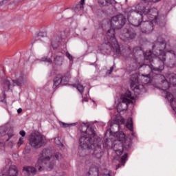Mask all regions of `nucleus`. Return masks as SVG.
Returning <instances> with one entry per match:
<instances>
[{
  "mask_svg": "<svg viewBox=\"0 0 176 176\" xmlns=\"http://www.w3.org/2000/svg\"><path fill=\"white\" fill-rule=\"evenodd\" d=\"M152 47L153 51L147 50L144 52L141 47H135L133 53L129 55L133 63L132 71L140 69L142 67H144L145 71H148V74L140 76L137 73L131 76L130 86L135 96L146 93L145 85H155L154 72H163L164 65L168 68H174L176 66L175 47H171L170 44L166 43L163 36H159Z\"/></svg>",
  "mask_w": 176,
  "mask_h": 176,
  "instance_id": "f257e3e1",
  "label": "nucleus"
},
{
  "mask_svg": "<svg viewBox=\"0 0 176 176\" xmlns=\"http://www.w3.org/2000/svg\"><path fill=\"white\" fill-rule=\"evenodd\" d=\"M128 21L133 27H141L142 34H151L153 31V26L164 25L166 16L159 15L157 8H149L144 2L129 7L126 9Z\"/></svg>",
  "mask_w": 176,
  "mask_h": 176,
  "instance_id": "f03ea898",
  "label": "nucleus"
},
{
  "mask_svg": "<svg viewBox=\"0 0 176 176\" xmlns=\"http://www.w3.org/2000/svg\"><path fill=\"white\" fill-rule=\"evenodd\" d=\"M59 124L64 129L78 124L79 130L81 131V137L79 139V152L82 153V152H87L91 149L95 159L100 160L102 157L104 152L101 149V138L97 136L94 129L90 127L89 122L67 124L60 121Z\"/></svg>",
  "mask_w": 176,
  "mask_h": 176,
  "instance_id": "7ed1b4c3",
  "label": "nucleus"
},
{
  "mask_svg": "<svg viewBox=\"0 0 176 176\" xmlns=\"http://www.w3.org/2000/svg\"><path fill=\"white\" fill-rule=\"evenodd\" d=\"M102 28L109 27L107 32L106 37H104V43L98 47V52L102 54H114V56H120V47L115 38V30H120L124 24H126V17L123 14H120L111 17V20L104 19Z\"/></svg>",
  "mask_w": 176,
  "mask_h": 176,
  "instance_id": "20e7f679",
  "label": "nucleus"
},
{
  "mask_svg": "<svg viewBox=\"0 0 176 176\" xmlns=\"http://www.w3.org/2000/svg\"><path fill=\"white\" fill-rule=\"evenodd\" d=\"M50 157L56 159V160H61L64 158V155L61 153H55L54 155H52V150L49 148H44L41 153L39 155V158L37 163L34 166H26L23 167V171H25L28 176H34L36 174V168L38 171H42L43 167H47L48 170H53L54 168V162H50Z\"/></svg>",
  "mask_w": 176,
  "mask_h": 176,
  "instance_id": "39448f33",
  "label": "nucleus"
},
{
  "mask_svg": "<svg viewBox=\"0 0 176 176\" xmlns=\"http://www.w3.org/2000/svg\"><path fill=\"white\" fill-rule=\"evenodd\" d=\"M155 76L160 78L159 89L162 91V94L165 96V98L168 101L176 115V88H174L173 91V87H171V85L176 86V75L174 74H168L167 78L162 74H156ZM167 79L169 80V82Z\"/></svg>",
  "mask_w": 176,
  "mask_h": 176,
  "instance_id": "423d86ee",
  "label": "nucleus"
},
{
  "mask_svg": "<svg viewBox=\"0 0 176 176\" xmlns=\"http://www.w3.org/2000/svg\"><path fill=\"white\" fill-rule=\"evenodd\" d=\"M113 137L116 138L113 143L109 139H106L103 143V148L106 149L111 148L116 152L117 156H120L123 153L124 149L129 151L131 148V141L126 139V135L122 131L114 133Z\"/></svg>",
  "mask_w": 176,
  "mask_h": 176,
  "instance_id": "0eeeda50",
  "label": "nucleus"
},
{
  "mask_svg": "<svg viewBox=\"0 0 176 176\" xmlns=\"http://www.w3.org/2000/svg\"><path fill=\"white\" fill-rule=\"evenodd\" d=\"M28 80L27 74L24 72H19L15 74V80L11 79L10 77H8L3 81V86L4 90H11L14 87V85L16 86H23Z\"/></svg>",
  "mask_w": 176,
  "mask_h": 176,
  "instance_id": "6e6552de",
  "label": "nucleus"
},
{
  "mask_svg": "<svg viewBox=\"0 0 176 176\" xmlns=\"http://www.w3.org/2000/svg\"><path fill=\"white\" fill-rule=\"evenodd\" d=\"M122 116L116 115V118L113 116L111 117V121L109 122V124L111 128L116 127L118 130H122V127H126L132 133V137H135V133H134V128L133 127V118H129L126 120Z\"/></svg>",
  "mask_w": 176,
  "mask_h": 176,
  "instance_id": "1a4fd4ad",
  "label": "nucleus"
},
{
  "mask_svg": "<svg viewBox=\"0 0 176 176\" xmlns=\"http://www.w3.org/2000/svg\"><path fill=\"white\" fill-rule=\"evenodd\" d=\"M133 100L134 96L130 90H126L124 94H122L120 98L115 102L117 112L120 113L123 111H127L129 104H131Z\"/></svg>",
  "mask_w": 176,
  "mask_h": 176,
  "instance_id": "9d476101",
  "label": "nucleus"
},
{
  "mask_svg": "<svg viewBox=\"0 0 176 176\" xmlns=\"http://www.w3.org/2000/svg\"><path fill=\"white\" fill-rule=\"evenodd\" d=\"M29 144L34 149H39L45 146L43 135L39 133H32L28 138Z\"/></svg>",
  "mask_w": 176,
  "mask_h": 176,
  "instance_id": "9b49d317",
  "label": "nucleus"
},
{
  "mask_svg": "<svg viewBox=\"0 0 176 176\" xmlns=\"http://www.w3.org/2000/svg\"><path fill=\"white\" fill-rule=\"evenodd\" d=\"M19 175V169L15 165L6 166L3 167L0 172V176H17Z\"/></svg>",
  "mask_w": 176,
  "mask_h": 176,
  "instance_id": "f8f14e48",
  "label": "nucleus"
},
{
  "mask_svg": "<svg viewBox=\"0 0 176 176\" xmlns=\"http://www.w3.org/2000/svg\"><path fill=\"white\" fill-rule=\"evenodd\" d=\"M8 131V124L3 125L0 126V138L1 137H5L6 134H8L6 132ZM8 139L7 140H3L2 142H0V151H3L5 149V142H8L12 137H13V134H8Z\"/></svg>",
  "mask_w": 176,
  "mask_h": 176,
  "instance_id": "ddd939ff",
  "label": "nucleus"
},
{
  "mask_svg": "<svg viewBox=\"0 0 176 176\" xmlns=\"http://www.w3.org/2000/svg\"><path fill=\"white\" fill-rule=\"evenodd\" d=\"M72 87H76L77 90L80 93L82 97V102H87L89 101V94H85V95L83 94V92L85 91V93H89V88H87L83 87V85L80 84L75 85L72 84L70 85Z\"/></svg>",
  "mask_w": 176,
  "mask_h": 176,
  "instance_id": "4468645a",
  "label": "nucleus"
},
{
  "mask_svg": "<svg viewBox=\"0 0 176 176\" xmlns=\"http://www.w3.org/2000/svg\"><path fill=\"white\" fill-rule=\"evenodd\" d=\"M137 33H135V31L133 29L130 28L126 30V33L121 34L120 39L125 41H130V39H134Z\"/></svg>",
  "mask_w": 176,
  "mask_h": 176,
  "instance_id": "2eb2a0df",
  "label": "nucleus"
},
{
  "mask_svg": "<svg viewBox=\"0 0 176 176\" xmlns=\"http://www.w3.org/2000/svg\"><path fill=\"white\" fill-rule=\"evenodd\" d=\"M100 175V167L96 163H94L89 167V170L85 176H98Z\"/></svg>",
  "mask_w": 176,
  "mask_h": 176,
  "instance_id": "dca6fc26",
  "label": "nucleus"
},
{
  "mask_svg": "<svg viewBox=\"0 0 176 176\" xmlns=\"http://www.w3.org/2000/svg\"><path fill=\"white\" fill-rule=\"evenodd\" d=\"M61 36L58 34L54 35L51 40V45L54 50H56V49L58 48V46H60V42H61Z\"/></svg>",
  "mask_w": 176,
  "mask_h": 176,
  "instance_id": "f3484780",
  "label": "nucleus"
},
{
  "mask_svg": "<svg viewBox=\"0 0 176 176\" xmlns=\"http://www.w3.org/2000/svg\"><path fill=\"white\" fill-rule=\"evenodd\" d=\"M53 57V53L49 52L47 55L44 56L41 59L35 60V63L38 61L39 63H47V64H53V60L52 58Z\"/></svg>",
  "mask_w": 176,
  "mask_h": 176,
  "instance_id": "a211bd4d",
  "label": "nucleus"
},
{
  "mask_svg": "<svg viewBox=\"0 0 176 176\" xmlns=\"http://www.w3.org/2000/svg\"><path fill=\"white\" fill-rule=\"evenodd\" d=\"M60 86H63L61 82V74H58L56 78H54L53 89H57L58 87H60Z\"/></svg>",
  "mask_w": 176,
  "mask_h": 176,
  "instance_id": "6ab92c4d",
  "label": "nucleus"
},
{
  "mask_svg": "<svg viewBox=\"0 0 176 176\" xmlns=\"http://www.w3.org/2000/svg\"><path fill=\"white\" fill-rule=\"evenodd\" d=\"M96 164L97 166H98L99 167V174H102V175H105V176H112V171L107 169V168H102V167L98 164Z\"/></svg>",
  "mask_w": 176,
  "mask_h": 176,
  "instance_id": "aec40b11",
  "label": "nucleus"
},
{
  "mask_svg": "<svg viewBox=\"0 0 176 176\" xmlns=\"http://www.w3.org/2000/svg\"><path fill=\"white\" fill-rule=\"evenodd\" d=\"M69 79H71V74L69 73H67L64 76L61 75L62 86H67L68 82H69Z\"/></svg>",
  "mask_w": 176,
  "mask_h": 176,
  "instance_id": "412c9836",
  "label": "nucleus"
},
{
  "mask_svg": "<svg viewBox=\"0 0 176 176\" xmlns=\"http://www.w3.org/2000/svg\"><path fill=\"white\" fill-rule=\"evenodd\" d=\"M54 63L55 65H58L59 67L61 66L63 63H64V57L60 55H56L54 58Z\"/></svg>",
  "mask_w": 176,
  "mask_h": 176,
  "instance_id": "4be33fe9",
  "label": "nucleus"
},
{
  "mask_svg": "<svg viewBox=\"0 0 176 176\" xmlns=\"http://www.w3.org/2000/svg\"><path fill=\"white\" fill-rule=\"evenodd\" d=\"M98 2L101 6H109V5L115 3V0H98Z\"/></svg>",
  "mask_w": 176,
  "mask_h": 176,
  "instance_id": "5701e85b",
  "label": "nucleus"
},
{
  "mask_svg": "<svg viewBox=\"0 0 176 176\" xmlns=\"http://www.w3.org/2000/svg\"><path fill=\"white\" fill-rule=\"evenodd\" d=\"M54 141L55 144H56V145L58 146V148H59V149L63 152V151H64L65 149V147L64 144H63V143H61V141H60V137L55 138Z\"/></svg>",
  "mask_w": 176,
  "mask_h": 176,
  "instance_id": "b1692460",
  "label": "nucleus"
},
{
  "mask_svg": "<svg viewBox=\"0 0 176 176\" xmlns=\"http://www.w3.org/2000/svg\"><path fill=\"white\" fill-rule=\"evenodd\" d=\"M85 5V0H81L80 4H77L75 7V12H78L79 10H83V6Z\"/></svg>",
  "mask_w": 176,
  "mask_h": 176,
  "instance_id": "393cba45",
  "label": "nucleus"
},
{
  "mask_svg": "<svg viewBox=\"0 0 176 176\" xmlns=\"http://www.w3.org/2000/svg\"><path fill=\"white\" fill-rule=\"evenodd\" d=\"M65 56L69 60V65H72L74 64V56H72V55H71V54H69L68 52L65 53Z\"/></svg>",
  "mask_w": 176,
  "mask_h": 176,
  "instance_id": "a878e982",
  "label": "nucleus"
},
{
  "mask_svg": "<svg viewBox=\"0 0 176 176\" xmlns=\"http://www.w3.org/2000/svg\"><path fill=\"white\" fill-rule=\"evenodd\" d=\"M24 144V138H19L16 144V149L20 148V146Z\"/></svg>",
  "mask_w": 176,
  "mask_h": 176,
  "instance_id": "bb28decb",
  "label": "nucleus"
},
{
  "mask_svg": "<svg viewBox=\"0 0 176 176\" xmlns=\"http://www.w3.org/2000/svg\"><path fill=\"white\" fill-rule=\"evenodd\" d=\"M41 38H43V41H47L48 38L46 36V34L41 32L38 34L37 38L38 39H41Z\"/></svg>",
  "mask_w": 176,
  "mask_h": 176,
  "instance_id": "cd10ccee",
  "label": "nucleus"
},
{
  "mask_svg": "<svg viewBox=\"0 0 176 176\" xmlns=\"http://www.w3.org/2000/svg\"><path fill=\"white\" fill-rule=\"evenodd\" d=\"M126 162H127V153H124L120 159V162L124 166Z\"/></svg>",
  "mask_w": 176,
  "mask_h": 176,
  "instance_id": "c85d7f7f",
  "label": "nucleus"
},
{
  "mask_svg": "<svg viewBox=\"0 0 176 176\" xmlns=\"http://www.w3.org/2000/svg\"><path fill=\"white\" fill-rule=\"evenodd\" d=\"M31 153V147L25 146L23 151V155L27 156V155H29V153Z\"/></svg>",
  "mask_w": 176,
  "mask_h": 176,
  "instance_id": "c756f323",
  "label": "nucleus"
},
{
  "mask_svg": "<svg viewBox=\"0 0 176 176\" xmlns=\"http://www.w3.org/2000/svg\"><path fill=\"white\" fill-rule=\"evenodd\" d=\"M2 96H3V98H1V102H4V104H6V95H5V91H2Z\"/></svg>",
  "mask_w": 176,
  "mask_h": 176,
  "instance_id": "7c9ffc66",
  "label": "nucleus"
},
{
  "mask_svg": "<svg viewBox=\"0 0 176 176\" xmlns=\"http://www.w3.org/2000/svg\"><path fill=\"white\" fill-rule=\"evenodd\" d=\"M143 2H153L154 3H156V2H160L162 0H142Z\"/></svg>",
  "mask_w": 176,
  "mask_h": 176,
  "instance_id": "2f4dec72",
  "label": "nucleus"
},
{
  "mask_svg": "<svg viewBox=\"0 0 176 176\" xmlns=\"http://www.w3.org/2000/svg\"><path fill=\"white\" fill-rule=\"evenodd\" d=\"M115 67V64L110 68V69L107 72L108 75H111L113 71V68Z\"/></svg>",
  "mask_w": 176,
  "mask_h": 176,
  "instance_id": "473e14b6",
  "label": "nucleus"
},
{
  "mask_svg": "<svg viewBox=\"0 0 176 176\" xmlns=\"http://www.w3.org/2000/svg\"><path fill=\"white\" fill-rule=\"evenodd\" d=\"M9 2V0H3L0 2V6H3V5H5V3H8Z\"/></svg>",
  "mask_w": 176,
  "mask_h": 176,
  "instance_id": "72a5a7b5",
  "label": "nucleus"
},
{
  "mask_svg": "<svg viewBox=\"0 0 176 176\" xmlns=\"http://www.w3.org/2000/svg\"><path fill=\"white\" fill-rule=\"evenodd\" d=\"M20 135H21L22 138H23V137H25V132L24 131H21L19 132Z\"/></svg>",
  "mask_w": 176,
  "mask_h": 176,
  "instance_id": "f704fd0d",
  "label": "nucleus"
},
{
  "mask_svg": "<svg viewBox=\"0 0 176 176\" xmlns=\"http://www.w3.org/2000/svg\"><path fill=\"white\" fill-rule=\"evenodd\" d=\"M106 133H107V134L109 133L110 135H112V134H113V133L112 132V131L111 129H107Z\"/></svg>",
  "mask_w": 176,
  "mask_h": 176,
  "instance_id": "c9c22d12",
  "label": "nucleus"
},
{
  "mask_svg": "<svg viewBox=\"0 0 176 176\" xmlns=\"http://www.w3.org/2000/svg\"><path fill=\"white\" fill-rule=\"evenodd\" d=\"M6 163L8 164H12V161L10 159L6 160Z\"/></svg>",
  "mask_w": 176,
  "mask_h": 176,
  "instance_id": "e433bc0d",
  "label": "nucleus"
},
{
  "mask_svg": "<svg viewBox=\"0 0 176 176\" xmlns=\"http://www.w3.org/2000/svg\"><path fill=\"white\" fill-rule=\"evenodd\" d=\"M14 144V142L11 141V142H10L9 145H10V146L11 148H14V146H13Z\"/></svg>",
  "mask_w": 176,
  "mask_h": 176,
  "instance_id": "4c0bfd02",
  "label": "nucleus"
},
{
  "mask_svg": "<svg viewBox=\"0 0 176 176\" xmlns=\"http://www.w3.org/2000/svg\"><path fill=\"white\" fill-rule=\"evenodd\" d=\"M23 112V109L21 108H19L18 110H17V113H21Z\"/></svg>",
  "mask_w": 176,
  "mask_h": 176,
  "instance_id": "58836bf2",
  "label": "nucleus"
},
{
  "mask_svg": "<svg viewBox=\"0 0 176 176\" xmlns=\"http://www.w3.org/2000/svg\"><path fill=\"white\" fill-rule=\"evenodd\" d=\"M12 157H16V159H17V157H19V154H17V153L13 154Z\"/></svg>",
  "mask_w": 176,
  "mask_h": 176,
  "instance_id": "ea45409f",
  "label": "nucleus"
},
{
  "mask_svg": "<svg viewBox=\"0 0 176 176\" xmlns=\"http://www.w3.org/2000/svg\"><path fill=\"white\" fill-rule=\"evenodd\" d=\"M122 165H120V164L117 166V167H116V170H118V168H120V166H121Z\"/></svg>",
  "mask_w": 176,
  "mask_h": 176,
  "instance_id": "a19ab883",
  "label": "nucleus"
},
{
  "mask_svg": "<svg viewBox=\"0 0 176 176\" xmlns=\"http://www.w3.org/2000/svg\"><path fill=\"white\" fill-rule=\"evenodd\" d=\"M2 72H3V74L4 75L5 74V69H2Z\"/></svg>",
  "mask_w": 176,
  "mask_h": 176,
  "instance_id": "79ce46f5",
  "label": "nucleus"
},
{
  "mask_svg": "<svg viewBox=\"0 0 176 176\" xmlns=\"http://www.w3.org/2000/svg\"><path fill=\"white\" fill-rule=\"evenodd\" d=\"M125 2H127V0H125Z\"/></svg>",
  "mask_w": 176,
  "mask_h": 176,
  "instance_id": "37998d69",
  "label": "nucleus"
},
{
  "mask_svg": "<svg viewBox=\"0 0 176 176\" xmlns=\"http://www.w3.org/2000/svg\"><path fill=\"white\" fill-rule=\"evenodd\" d=\"M41 41H43V40H42V38H41Z\"/></svg>",
  "mask_w": 176,
  "mask_h": 176,
  "instance_id": "c03bdc74",
  "label": "nucleus"
}]
</instances>
